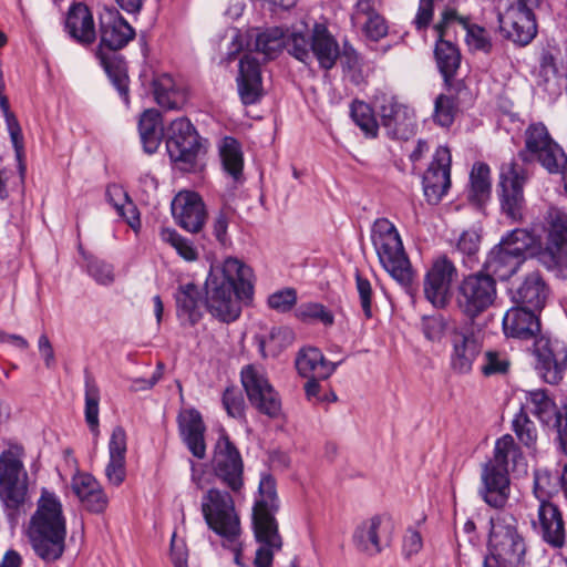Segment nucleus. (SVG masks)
I'll use <instances>...</instances> for the list:
<instances>
[{
	"mask_svg": "<svg viewBox=\"0 0 567 567\" xmlns=\"http://www.w3.org/2000/svg\"><path fill=\"white\" fill-rule=\"evenodd\" d=\"M549 289L538 271L525 276L523 281L511 289V300L514 305L540 311L548 297Z\"/></svg>",
	"mask_w": 567,
	"mask_h": 567,
	"instance_id": "obj_30",
	"label": "nucleus"
},
{
	"mask_svg": "<svg viewBox=\"0 0 567 567\" xmlns=\"http://www.w3.org/2000/svg\"><path fill=\"white\" fill-rule=\"evenodd\" d=\"M72 488L87 511L101 513L106 507L107 499L99 482L91 474L75 475L72 480Z\"/></svg>",
	"mask_w": 567,
	"mask_h": 567,
	"instance_id": "obj_35",
	"label": "nucleus"
},
{
	"mask_svg": "<svg viewBox=\"0 0 567 567\" xmlns=\"http://www.w3.org/2000/svg\"><path fill=\"white\" fill-rule=\"evenodd\" d=\"M240 377L251 405L269 417H277L281 411V402L265 373L254 365H246Z\"/></svg>",
	"mask_w": 567,
	"mask_h": 567,
	"instance_id": "obj_21",
	"label": "nucleus"
},
{
	"mask_svg": "<svg viewBox=\"0 0 567 567\" xmlns=\"http://www.w3.org/2000/svg\"><path fill=\"white\" fill-rule=\"evenodd\" d=\"M536 310L515 305L509 308L502 321L504 334L508 338L529 340L540 331V321Z\"/></svg>",
	"mask_w": 567,
	"mask_h": 567,
	"instance_id": "obj_28",
	"label": "nucleus"
},
{
	"mask_svg": "<svg viewBox=\"0 0 567 567\" xmlns=\"http://www.w3.org/2000/svg\"><path fill=\"white\" fill-rule=\"evenodd\" d=\"M65 30L69 35L82 45H90L96 39L92 12L84 3L71 6L65 18Z\"/></svg>",
	"mask_w": 567,
	"mask_h": 567,
	"instance_id": "obj_32",
	"label": "nucleus"
},
{
	"mask_svg": "<svg viewBox=\"0 0 567 567\" xmlns=\"http://www.w3.org/2000/svg\"><path fill=\"white\" fill-rule=\"evenodd\" d=\"M422 329L426 339L430 341H440L444 332L447 331L449 333L452 327H449L445 318L439 315L424 318Z\"/></svg>",
	"mask_w": 567,
	"mask_h": 567,
	"instance_id": "obj_56",
	"label": "nucleus"
},
{
	"mask_svg": "<svg viewBox=\"0 0 567 567\" xmlns=\"http://www.w3.org/2000/svg\"><path fill=\"white\" fill-rule=\"evenodd\" d=\"M312 61L316 60L322 70L329 71L340 56V47L336 38L322 23H316L312 28Z\"/></svg>",
	"mask_w": 567,
	"mask_h": 567,
	"instance_id": "obj_33",
	"label": "nucleus"
},
{
	"mask_svg": "<svg viewBox=\"0 0 567 567\" xmlns=\"http://www.w3.org/2000/svg\"><path fill=\"white\" fill-rule=\"evenodd\" d=\"M371 240L389 275L402 286L411 285L413 271L395 226L386 218H378L371 229Z\"/></svg>",
	"mask_w": 567,
	"mask_h": 567,
	"instance_id": "obj_9",
	"label": "nucleus"
},
{
	"mask_svg": "<svg viewBox=\"0 0 567 567\" xmlns=\"http://www.w3.org/2000/svg\"><path fill=\"white\" fill-rule=\"evenodd\" d=\"M28 537L34 554L44 563L60 559L65 550L66 520L54 493L42 489L30 518Z\"/></svg>",
	"mask_w": 567,
	"mask_h": 567,
	"instance_id": "obj_2",
	"label": "nucleus"
},
{
	"mask_svg": "<svg viewBox=\"0 0 567 567\" xmlns=\"http://www.w3.org/2000/svg\"><path fill=\"white\" fill-rule=\"evenodd\" d=\"M527 409L543 423H549L558 412L554 400L548 395L547 390L537 389L526 392Z\"/></svg>",
	"mask_w": 567,
	"mask_h": 567,
	"instance_id": "obj_42",
	"label": "nucleus"
},
{
	"mask_svg": "<svg viewBox=\"0 0 567 567\" xmlns=\"http://www.w3.org/2000/svg\"><path fill=\"white\" fill-rule=\"evenodd\" d=\"M511 364L506 351L491 349L484 353L481 371L484 377L505 375L509 372Z\"/></svg>",
	"mask_w": 567,
	"mask_h": 567,
	"instance_id": "obj_48",
	"label": "nucleus"
},
{
	"mask_svg": "<svg viewBox=\"0 0 567 567\" xmlns=\"http://www.w3.org/2000/svg\"><path fill=\"white\" fill-rule=\"evenodd\" d=\"M166 148L171 161L179 171L195 173L202 169L200 137L188 118L172 121L166 132Z\"/></svg>",
	"mask_w": 567,
	"mask_h": 567,
	"instance_id": "obj_13",
	"label": "nucleus"
},
{
	"mask_svg": "<svg viewBox=\"0 0 567 567\" xmlns=\"http://www.w3.org/2000/svg\"><path fill=\"white\" fill-rule=\"evenodd\" d=\"M212 470L215 477L230 492L237 494L244 487V461L225 430L214 446Z\"/></svg>",
	"mask_w": 567,
	"mask_h": 567,
	"instance_id": "obj_16",
	"label": "nucleus"
},
{
	"mask_svg": "<svg viewBox=\"0 0 567 567\" xmlns=\"http://www.w3.org/2000/svg\"><path fill=\"white\" fill-rule=\"evenodd\" d=\"M106 198L131 227H135V224H140L137 209L121 186L115 184L107 186Z\"/></svg>",
	"mask_w": 567,
	"mask_h": 567,
	"instance_id": "obj_43",
	"label": "nucleus"
},
{
	"mask_svg": "<svg viewBox=\"0 0 567 567\" xmlns=\"http://www.w3.org/2000/svg\"><path fill=\"white\" fill-rule=\"evenodd\" d=\"M355 287L360 298V305L365 318L372 317V286L368 278L363 277L359 270L355 271Z\"/></svg>",
	"mask_w": 567,
	"mask_h": 567,
	"instance_id": "obj_58",
	"label": "nucleus"
},
{
	"mask_svg": "<svg viewBox=\"0 0 567 567\" xmlns=\"http://www.w3.org/2000/svg\"><path fill=\"white\" fill-rule=\"evenodd\" d=\"M86 270L99 285L109 286L115 279L113 266L95 257L86 258Z\"/></svg>",
	"mask_w": 567,
	"mask_h": 567,
	"instance_id": "obj_52",
	"label": "nucleus"
},
{
	"mask_svg": "<svg viewBox=\"0 0 567 567\" xmlns=\"http://www.w3.org/2000/svg\"><path fill=\"white\" fill-rule=\"evenodd\" d=\"M496 298V280L482 270L465 276L456 290V305L472 321L489 309Z\"/></svg>",
	"mask_w": 567,
	"mask_h": 567,
	"instance_id": "obj_14",
	"label": "nucleus"
},
{
	"mask_svg": "<svg viewBox=\"0 0 567 567\" xmlns=\"http://www.w3.org/2000/svg\"><path fill=\"white\" fill-rule=\"evenodd\" d=\"M295 337L287 327H275L269 334V342L276 344V350H281L292 343Z\"/></svg>",
	"mask_w": 567,
	"mask_h": 567,
	"instance_id": "obj_63",
	"label": "nucleus"
},
{
	"mask_svg": "<svg viewBox=\"0 0 567 567\" xmlns=\"http://www.w3.org/2000/svg\"><path fill=\"white\" fill-rule=\"evenodd\" d=\"M465 30L466 42L472 49L483 52H489L492 43L484 28L477 24L468 23L467 27H465Z\"/></svg>",
	"mask_w": 567,
	"mask_h": 567,
	"instance_id": "obj_57",
	"label": "nucleus"
},
{
	"mask_svg": "<svg viewBox=\"0 0 567 567\" xmlns=\"http://www.w3.org/2000/svg\"><path fill=\"white\" fill-rule=\"evenodd\" d=\"M547 243L539 252V261L567 279V213L551 207L547 213Z\"/></svg>",
	"mask_w": 567,
	"mask_h": 567,
	"instance_id": "obj_17",
	"label": "nucleus"
},
{
	"mask_svg": "<svg viewBox=\"0 0 567 567\" xmlns=\"http://www.w3.org/2000/svg\"><path fill=\"white\" fill-rule=\"evenodd\" d=\"M223 406L227 414L234 419L244 416L245 401L241 392L235 386H228L223 393Z\"/></svg>",
	"mask_w": 567,
	"mask_h": 567,
	"instance_id": "obj_53",
	"label": "nucleus"
},
{
	"mask_svg": "<svg viewBox=\"0 0 567 567\" xmlns=\"http://www.w3.org/2000/svg\"><path fill=\"white\" fill-rule=\"evenodd\" d=\"M312 31L310 33L291 32L285 34L280 28H270L265 31L250 30L246 34H236L231 42L228 60L231 61L241 51L260 53L264 61L272 60L285 48L296 60L306 65L312 63Z\"/></svg>",
	"mask_w": 567,
	"mask_h": 567,
	"instance_id": "obj_3",
	"label": "nucleus"
},
{
	"mask_svg": "<svg viewBox=\"0 0 567 567\" xmlns=\"http://www.w3.org/2000/svg\"><path fill=\"white\" fill-rule=\"evenodd\" d=\"M518 157L524 163L537 162L549 174H557L566 155L543 123H533L525 131V147Z\"/></svg>",
	"mask_w": 567,
	"mask_h": 567,
	"instance_id": "obj_15",
	"label": "nucleus"
},
{
	"mask_svg": "<svg viewBox=\"0 0 567 567\" xmlns=\"http://www.w3.org/2000/svg\"><path fill=\"white\" fill-rule=\"evenodd\" d=\"M200 509L208 528L223 539L234 544L240 536V519L229 492L208 488L202 496Z\"/></svg>",
	"mask_w": 567,
	"mask_h": 567,
	"instance_id": "obj_12",
	"label": "nucleus"
},
{
	"mask_svg": "<svg viewBox=\"0 0 567 567\" xmlns=\"http://www.w3.org/2000/svg\"><path fill=\"white\" fill-rule=\"evenodd\" d=\"M423 547L421 534L414 528H408L403 538V553L406 557L417 554Z\"/></svg>",
	"mask_w": 567,
	"mask_h": 567,
	"instance_id": "obj_62",
	"label": "nucleus"
},
{
	"mask_svg": "<svg viewBox=\"0 0 567 567\" xmlns=\"http://www.w3.org/2000/svg\"><path fill=\"white\" fill-rule=\"evenodd\" d=\"M107 447L109 462L105 466V476L111 485L117 487L126 478L127 436L121 425L113 429Z\"/></svg>",
	"mask_w": 567,
	"mask_h": 567,
	"instance_id": "obj_31",
	"label": "nucleus"
},
{
	"mask_svg": "<svg viewBox=\"0 0 567 567\" xmlns=\"http://www.w3.org/2000/svg\"><path fill=\"white\" fill-rule=\"evenodd\" d=\"M337 365L328 361L318 348L312 347L300 350L296 359V368L302 377L328 379Z\"/></svg>",
	"mask_w": 567,
	"mask_h": 567,
	"instance_id": "obj_36",
	"label": "nucleus"
},
{
	"mask_svg": "<svg viewBox=\"0 0 567 567\" xmlns=\"http://www.w3.org/2000/svg\"><path fill=\"white\" fill-rule=\"evenodd\" d=\"M39 351L43 358L44 364L48 369H51L55 364V354L53 347L47 334H41L38 341Z\"/></svg>",
	"mask_w": 567,
	"mask_h": 567,
	"instance_id": "obj_64",
	"label": "nucleus"
},
{
	"mask_svg": "<svg viewBox=\"0 0 567 567\" xmlns=\"http://www.w3.org/2000/svg\"><path fill=\"white\" fill-rule=\"evenodd\" d=\"M24 449L9 444L0 453V503L13 520L29 501V474L23 463Z\"/></svg>",
	"mask_w": 567,
	"mask_h": 567,
	"instance_id": "obj_8",
	"label": "nucleus"
},
{
	"mask_svg": "<svg viewBox=\"0 0 567 567\" xmlns=\"http://www.w3.org/2000/svg\"><path fill=\"white\" fill-rule=\"evenodd\" d=\"M456 276V267L446 256L436 258L424 278L426 300L435 308L446 307L451 298V286Z\"/></svg>",
	"mask_w": 567,
	"mask_h": 567,
	"instance_id": "obj_24",
	"label": "nucleus"
},
{
	"mask_svg": "<svg viewBox=\"0 0 567 567\" xmlns=\"http://www.w3.org/2000/svg\"><path fill=\"white\" fill-rule=\"evenodd\" d=\"M362 13L368 16V20L364 24V31L370 39L378 41L386 35L388 24L384 18L374 11L373 0H371V10Z\"/></svg>",
	"mask_w": 567,
	"mask_h": 567,
	"instance_id": "obj_54",
	"label": "nucleus"
},
{
	"mask_svg": "<svg viewBox=\"0 0 567 567\" xmlns=\"http://www.w3.org/2000/svg\"><path fill=\"white\" fill-rule=\"evenodd\" d=\"M528 176L517 163L503 164L496 193L502 213L512 221H520L525 208L524 185Z\"/></svg>",
	"mask_w": 567,
	"mask_h": 567,
	"instance_id": "obj_18",
	"label": "nucleus"
},
{
	"mask_svg": "<svg viewBox=\"0 0 567 567\" xmlns=\"http://www.w3.org/2000/svg\"><path fill=\"white\" fill-rule=\"evenodd\" d=\"M434 58L445 83H450L461 65L458 48L453 42L445 40L444 37H437Z\"/></svg>",
	"mask_w": 567,
	"mask_h": 567,
	"instance_id": "obj_38",
	"label": "nucleus"
},
{
	"mask_svg": "<svg viewBox=\"0 0 567 567\" xmlns=\"http://www.w3.org/2000/svg\"><path fill=\"white\" fill-rule=\"evenodd\" d=\"M297 302V292L293 288H286L268 297V306L278 312H288Z\"/></svg>",
	"mask_w": 567,
	"mask_h": 567,
	"instance_id": "obj_55",
	"label": "nucleus"
},
{
	"mask_svg": "<svg viewBox=\"0 0 567 567\" xmlns=\"http://www.w3.org/2000/svg\"><path fill=\"white\" fill-rule=\"evenodd\" d=\"M247 52L239 61L237 89L243 104L252 105L262 96V78L260 62L251 55L252 52Z\"/></svg>",
	"mask_w": 567,
	"mask_h": 567,
	"instance_id": "obj_27",
	"label": "nucleus"
},
{
	"mask_svg": "<svg viewBox=\"0 0 567 567\" xmlns=\"http://www.w3.org/2000/svg\"><path fill=\"white\" fill-rule=\"evenodd\" d=\"M381 125L393 140L408 141L415 134V114L395 96L383 94L378 99Z\"/></svg>",
	"mask_w": 567,
	"mask_h": 567,
	"instance_id": "obj_22",
	"label": "nucleus"
},
{
	"mask_svg": "<svg viewBox=\"0 0 567 567\" xmlns=\"http://www.w3.org/2000/svg\"><path fill=\"white\" fill-rule=\"evenodd\" d=\"M468 199L482 207L491 197V169L485 163H475L470 174Z\"/></svg>",
	"mask_w": 567,
	"mask_h": 567,
	"instance_id": "obj_41",
	"label": "nucleus"
},
{
	"mask_svg": "<svg viewBox=\"0 0 567 567\" xmlns=\"http://www.w3.org/2000/svg\"><path fill=\"white\" fill-rule=\"evenodd\" d=\"M480 235L474 230H465L461 234L456 248L462 255L467 257L468 261H473L480 250Z\"/></svg>",
	"mask_w": 567,
	"mask_h": 567,
	"instance_id": "obj_59",
	"label": "nucleus"
},
{
	"mask_svg": "<svg viewBox=\"0 0 567 567\" xmlns=\"http://www.w3.org/2000/svg\"><path fill=\"white\" fill-rule=\"evenodd\" d=\"M449 340L451 369L457 374L470 373L482 348L473 327L467 323L452 326Z\"/></svg>",
	"mask_w": 567,
	"mask_h": 567,
	"instance_id": "obj_23",
	"label": "nucleus"
},
{
	"mask_svg": "<svg viewBox=\"0 0 567 567\" xmlns=\"http://www.w3.org/2000/svg\"><path fill=\"white\" fill-rule=\"evenodd\" d=\"M543 0H498L497 20L504 38L524 47L537 34L535 10Z\"/></svg>",
	"mask_w": 567,
	"mask_h": 567,
	"instance_id": "obj_11",
	"label": "nucleus"
},
{
	"mask_svg": "<svg viewBox=\"0 0 567 567\" xmlns=\"http://www.w3.org/2000/svg\"><path fill=\"white\" fill-rule=\"evenodd\" d=\"M535 369L548 384H558L567 370V347L557 338L539 336L533 346Z\"/></svg>",
	"mask_w": 567,
	"mask_h": 567,
	"instance_id": "obj_19",
	"label": "nucleus"
},
{
	"mask_svg": "<svg viewBox=\"0 0 567 567\" xmlns=\"http://www.w3.org/2000/svg\"><path fill=\"white\" fill-rule=\"evenodd\" d=\"M172 214L176 223L189 233L202 229L205 219V205L197 193L181 192L172 202Z\"/></svg>",
	"mask_w": 567,
	"mask_h": 567,
	"instance_id": "obj_26",
	"label": "nucleus"
},
{
	"mask_svg": "<svg viewBox=\"0 0 567 567\" xmlns=\"http://www.w3.org/2000/svg\"><path fill=\"white\" fill-rule=\"evenodd\" d=\"M0 109L3 113L7 128H8L10 138H11V143H12V146L16 152L19 174H20L21 181H23L24 175H25V169H27L24 161H23V157H24L23 135H22L21 126L18 122V118L10 111L8 97L3 94H0Z\"/></svg>",
	"mask_w": 567,
	"mask_h": 567,
	"instance_id": "obj_40",
	"label": "nucleus"
},
{
	"mask_svg": "<svg viewBox=\"0 0 567 567\" xmlns=\"http://www.w3.org/2000/svg\"><path fill=\"white\" fill-rule=\"evenodd\" d=\"M451 152L446 146L436 148L423 175V192L429 204L436 205L451 187Z\"/></svg>",
	"mask_w": 567,
	"mask_h": 567,
	"instance_id": "obj_25",
	"label": "nucleus"
},
{
	"mask_svg": "<svg viewBox=\"0 0 567 567\" xmlns=\"http://www.w3.org/2000/svg\"><path fill=\"white\" fill-rule=\"evenodd\" d=\"M492 564L502 567H525L526 544L518 532V522L511 514H498L491 519L488 537Z\"/></svg>",
	"mask_w": 567,
	"mask_h": 567,
	"instance_id": "obj_10",
	"label": "nucleus"
},
{
	"mask_svg": "<svg viewBox=\"0 0 567 567\" xmlns=\"http://www.w3.org/2000/svg\"><path fill=\"white\" fill-rule=\"evenodd\" d=\"M181 437L194 457L203 460L206 456V426L198 411L184 410L177 417Z\"/></svg>",
	"mask_w": 567,
	"mask_h": 567,
	"instance_id": "obj_29",
	"label": "nucleus"
},
{
	"mask_svg": "<svg viewBox=\"0 0 567 567\" xmlns=\"http://www.w3.org/2000/svg\"><path fill=\"white\" fill-rule=\"evenodd\" d=\"M219 155L225 173L233 178L234 183L241 184L244 182V157L237 140L230 136L224 137Z\"/></svg>",
	"mask_w": 567,
	"mask_h": 567,
	"instance_id": "obj_39",
	"label": "nucleus"
},
{
	"mask_svg": "<svg viewBox=\"0 0 567 567\" xmlns=\"http://www.w3.org/2000/svg\"><path fill=\"white\" fill-rule=\"evenodd\" d=\"M452 22H458L464 29L470 23L468 19L458 16L455 9H446L442 12L441 20L434 25L437 37H444L446 28Z\"/></svg>",
	"mask_w": 567,
	"mask_h": 567,
	"instance_id": "obj_61",
	"label": "nucleus"
},
{
	"mask_svg": "<svg viewBox=\"0 0 567 567\" xmlns=\"http://www.w3.org/2000/svg\"><path fill=\"white\" fill-rule=\"evenodd\" d=\"M526 461L511 434L497 439L494 446V457L484 465L482 472L483 487L481 495L492 507L505 506L509 495L508 472L525 471Z\"/></svg>",
	"mask_w": 567,
	"mask_h": 567,
	"instance_id": "obj_5",
	"label": "nucleus"
},
{
	"mask_svg": "<svg viewBox=\"0 0 567 567\" xmlns=\"http://www.w3.org/2000/svg\"><path fill=\"white\" fill-rule=\"evenodd\" d=\"M512 430L517 439L526 447L535 446L537 441V430L534 422L528 417L525 408L522 406L512 421Z\"/></svg>",
	"mask_w": 567,
	"mask_h": 567,
	"instance_id": "obj_49",
	"label": "nucleus"
},
{
	"mask_svg": "<svg viewBox=\"0 0 567 567\" xmlns=\"http://www.w3.org/2000/svg\"><path fill=\"white\" fill-rule=\"evenodd\" d=\"M161 239L172 247H174L177 254L187 261H194L197 259L198 254L193 244L182 237L175 229L173 228H163L161 230Z\"/></svg>",
	"mask_w": 567,
	"mask_h": 567,
	"instance_id": "obj_50",
	"label": "nucleus"
},
{
	"mask_svg": "<svg viewBox=\"0 0 567 567\" xmlns=\"http://www.w3.org/2000/svg\"><path fill=\"white\" fill-rule=\"evenodd\" d=\"M134 37L135 30L118 11H107L100 17V44L95 55L126 104L128 78L117 51L126 47Z\"/></svg>",
	"mask_w": 567,
	"mask_h": 567,
	"instance_id": "obj_4",
	"label": "nucleus"
},
{
	"mask_svg": "<svg viewBox=\"0 0 567 567\" xmlns=\"http://www.w3.org/2000/svg\"><path fill=\"white\" fill-rule=\"evenodd\" d=\"M457 111L458 105L456 97L439 94L434 100L432 120L436 125L449 128L454 123Z\"/></svg>",
	"mask_w": 567,
	"mask_h": 567,
	"instance_id": "obj_45",
	"label": "nucleus"
},
{
	"mask_svg": "<svg viewBox=\"0 0 567 567\" xmlns=\"http://www.w3.org/2000/svg\"><path fill=\"white\" fill-rule=\"evenodd\" d=\"M434 14V0H419L417 12L412 24L417 31H424L432 22Z\"/></svg>",
	"mask_w": 567,
	"mask_h": 567,
	"instance_id": "obj_60",
	"label": "nucleus"
},
{
	"mask_svg": "<svg viewBox=\"0 0 567 567\" xmlns=\"http://www.w3.org/2000/svg\"><path fill=\"white\" fill-rule=\"evenodd\" d=\"M154 95L157 104L164 109L179 107L181 96L174 87L173 79L167 74L154 81Z\"/></svg>",
	"mask_w": 567,
	"mask_h": 567,
	"instance_id": "obj_47",
	"label": "nucleus"
},
{
	"mask_svg": "<svg viewBox=\"0 0 567 567\" xmlns=\"http://www.w3.org/2000/svg\"><path fill=\"white\" fill-rule=\"evenodd\" d=\"M353 122L369 137H377L379 125L371 106L363 101H353L350 107Z\"/></svg>",
	"mask_w": 567,
	"mask_h": 567,
	"instance_id": "obj_46",
	"label": "nucleus"
},
{
	"mask_svg": "<svg viewBox=\"0 0 567 567\" xmlns=\"http://www.w3.org/2000/svg\"><path fill=\"white\" fill-rule=\"evenodd\" d=\"M538 244L533 231L515 228L502 236L486 255L482 271L495 280H508L518 272Z\"/></svg>",
	"mask_w": 567,
	"mask_h": 567,
	"instance_id": "obj_7",
	"label": "nucleus"
},
{
	"mask_svg": "<svg viewBox=\"0 0 567 567\" xmlns=\"http://www.w3.org/2000/svg\"><path fill=\"white\" fill-rule=\"evenodd\" d=\"M382 532L383 518L375 515L357 526L352 536L353 544L358 550L369 556H375L383 549Z\"/></svg>",
	"mask_w": 567,
	"mask_h": 567,
	"instance_id": "obj_34",
	"label": "nucleus"
},
{
	"mask_svg": "<svg viewBox=\"0 0 567 567\" xmlns=\"http://www.w3.org/2000/svg\"><path fill=\"white\" fill-rule=\"evenodd\" d=\"M546 477L536 476L534 494L539 501L537 520H533L534 530L553 548H561L565 544L566 533L563 515L557 505L546 501L547 493L542 487Z\"/></svg>",
	"mask_w": 567,
	"mask_h": 567,
	"instance_id": "obj_20",
	"label": "nucleus"
},
{
	"mask_svg": "<svg viewBox=\"0 0 567 567\" xmlns=\"http://www.w3.org/2000/svg\"><path fill=\"white\" fill-rule=\"evenodd\" d=\"M296 315L302 321L317 320L326 326L333 323V315L327 308L318 302L302 303L298 307Z\"/></svg>",
	"mask_w": 567,
	"mask_h": 567,
	"instance_id": "obj_51",
	"label": "nucleus"
},
{
	"mask_svg": "<svg viewBox=\"0 0 567 567\" xmlns=\"http://www.w3.org/2000/svg\"><path fill=\"white\" fill-rule=\"evenodd\" d=\"M252 269L237 258H227L221 266L212 267L205 281V299L199 288L188 282L174 293L176 316L182 326H195L203 318L202 306L223 323L236 321L241 302L254 295Z\"/></svg>",
	"mask_w": 567,
	"mask_h": 567,
	"instance_id": "obj_1",
	"label": "nucleus"
},
{
	"mask_svg": "<svg viewBox=\"0 0 567 567\" xmlns=\"http://www.w3.org/2000/svg\"><path fill=\"white\" fill-rule=\"evenodd\" d=\"M99 402L100 390L94 379L90 375L85 377V421L91 432L97 436L99 430Z\"/></svg>",
	"mask_w": 567,
	"mask_h": 567,
	"instance_id": "obj_44",
	"label": "nucleus"
},
{
	"mask_svg": "<svg viewBox=\"0 0 567 567\" xmlns=\"http://www.w3.org/2000/svg\"><path fill=\"white\" fill-rule=\"evenodd\" d=\"M279 509L276 480L271 474H261L258 486V498L252 507V526L255 537L260 543L256 550V567H270L274 558V549L282 546L278 533V523L275 514Z\"/></svg>",
	"mask_w": 567,
	"mask_h": 567,
	"instance_id": "obj_6",
	"label": "nucleus"
},
{
	"mask_svg": "<svg viewBox=\"0 0 567 567\" xmlns=\"http://www.w3.org/2000/svg\"><path fill=\"white\" fill-rule=\"evenodd\" d=\"M138 132L144 151L155 153L164 136L161 113L154 109L144 111L138 121Z\"/></svg>",
	"mask_w": 567,
	"mask_h": 567,
	"instance_id": "obj_37",
	"label": "nucleus"
}]
</instances>
